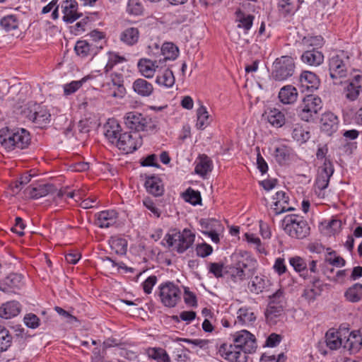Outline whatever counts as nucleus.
Here are the masks:
<instances>
[{
  "instance_id": "f257e3e1",
  "label": "nucleus",
  "mask_w": 362,
  "mask_h": 362,
  "mask_svg": "<svg viewBox=\"0 0 362 362\" xmlns=\"http://www.w3.org/2000/svg\"><path fill=\"white\" fill-rule=\"evenodd\" d=\"M30 135L28 131L23 128H4L0 131V143L7 151L25 149L30 144Z\"/></svg>"
},
{
  "instance_id": "f03ea898",
  "label": "nucleus",
  "mask_w": 362,
  "mask_h": 362,
  "mask_svg": "<svg viewBox=\"0 0 362 362\" xmlns=\"http://www.w3.org/2000/svg\"><path fill=\"white\" fill-rule=\"evenodd\" d=\"M194 240V233L187 228H185L182 231L176 228L172 229L164 238L168 247H172L178 253H183L191 247Z\"/></svg>"
},
{
  "instance_id": "7ed1b4c3",
  "label": "nucleus",
  "mask_w": 362,
  "mask_h": 362,
  "mask_svg": "<svg viewBox=\"0 0 362 362\" xmlns=\"http://www.w3.org/2000/svg\"><path fill=\"white\" fill-rule=\"evenodd\" d=\"M282 227L289 236L297 239L305 238L310 230L307 221L296 214L286 216L282 221Z\"/></svg>"
},
{
  "instance_id": "20e7f679",
  "label": "nucleus",
  "mask_w": 362,
  "mask_h": 362,
  "mask_svg": "<svg viewBox=\"0 0 362 362\" xmlns=\"http://www.w3.org/2000/svg\"><path fill=\"white\" fill-rule=\"evenodd\" d=\"M327 153V148L326 146L318 148L316 153L317 159L325 158L323 165L318 168L315 181L316 187L320 190H323L328 187L329 179L334 171L332 163L325 158Z\"/></svg>"
},
{
  "instance_id": "39448f33",
  "label": "nucleus",
  "mask_w": 362,
  "mask_h": 362,
  "mask_svg": "<svg viewBox=\"0 0 362 362\" xmlns=\"http://www.w3.org/2000/svg\"><path fill=\"white\" fill-rule=\"evenodd\" d=\"M233 259L235 262L225 267L226 273L228 274L231 280L238 282L249 278L252 275L250 269L248 268L250 260L238 255H234Z\"/></svg>"
},
{
  "instance_id": "423d86ee",
  "label": "nucleus",
  "mask_w": 362,
  "mask_h": 362,
  "mask_svg": "<svg viewBox=\"0 0 362 362\" xmlns=\"http://www.w3.org/2000/svg\"><path fill=\"white\" fill-rule=\"evenodd\" d=\"M349 57L344 51H339L329 59V76L332 79L344 78L347 76Z\"/></svg>"
},
{
  "instance_id": "0eeeda50",
  "label": "nucleus",
  "mask_w": 362,
  "mask_h": 362,
  "mask_svg": "<svg viewBox=\"0 0 362 362\" xmlns=\"http://www.w3.org/2000/svg\"><path fill=\"white\" fill-rule=\"evenodd\" d=\"M160 302L165 307L174 308L181 300L182 291L171 281L162 283L158 286Z\"/></svg>"
},
{
  "instance_id": "6e6552de",
  "label": "nucleus",
  "mask_w": 362,
  "mask_h": 362,
  "mask_svg": "<svg viewBox=\"0 0 362 362\" xmlns=\"http://www.w3.org/2000/svg\"><path fill=\"white\" fill-rule=\"evenodd\" d=\"M269 298L270 301L265 310V317L269 324H276L277 318L284 313V292L281 289H279Z\"/></svg>"
},
{
  "instance_id": "1a4fd4ad",
  "label": "nucleus",
  "mask_w": 362,
  "mask_h": 362,
  "mask_svg": "<svg viewBox=\"0 0 362 362\" xmlns=\"http://www.w3.org/2000/svg\"><path fill=\"white\" fill-rule=\"evenodd\" d=\"M295 64L292 57L283 56L274 62L272 77L276 81H284L294 72Z\"/></svg>"
},
{
  "instance_id": "9d476101",
  "label": "nucleus",
  "mask_w": 362,
  "mask_h": 362,
  "mask_svg": "<svg viewBox=\"0 0 362 362\" xmlns=\"http://www.w3.org/2000/svg\"><path fill=\"white\" fill-rule=\"evenodd\" d=\"M299 108V116L301 119L308 122L321 110V98L314 95H306Z\"/></svg>"
},
{
  "instance_id": "9b49d317",
  "label": "nucleus",
  "mask_w": 362,
  "mask_h": 362,
  "mask_svg": "<svg viewBox=\"0 0 362 362\" xmlns=\"http://www.w3.org/2000/svg\"><path fill=\"white\" fill-rule=\"evenodd\" d=\"M142 144V138L136 132H124L119 136L115 146L126 153H132Z\"/></svg>"
},
{
  "instance_id": "f8f14e48",
  "label": "nucleus",
  "mask_w": 362,
  "mask_h": 362,
  "mask_svg": "<svg viewBox=\"0 0 362 362\" xmlns=\"http://www.w3.org/2000/svg\"><path fill=\"white\" fill-rule=\"evenodd\" d=\"M124 120L127 127L136 132L146 131L151 123V119L136 111L127 112Z\"/></svg>"
},
{
  "instance_id": "ddd939ff",
  "label": "nucleus",
  "mask_w": 362,
  "mask_h": 362,
  "mask_svg": "<svg viewBox=\"0 0 362 362\" xmlns=\"http://www.w3.org/2000/svg\"><path fill=\"white\" fill-rule=\"evenodd\" d=\"M235 349H242L245 352L252 353L257 348L255 337L247 330L237 332L233 335Z\"/></svg>"
},
{
  "instance_id": "4468645a",
  "label": "nucleus",
  "mask_w": 362,
  "mask_h": 362,
  "mask_svg": "<svg viewBox=\"0 0 362 362\" xmlns=\"http://www.w3.org/2000/svg\"><path fill=\"white\" fill-rule=\"evenodd\" d=\"M346 334H348V329H345L328 330L325 334L326 346L332 351L343 347V340L346 339Z\"/></svg>"
},
{
  "instance_id": "2eb2a0df",
  "label": "nucleus",
  "mask_w": 362,
  "mask_h": 362,
  "mask_svg": "<svg viewBox=\"0 0 362 362\" xmlns=\"http://www.w3.org/2000/svg\"><path fill=\"white\" fill-rule=\"evenodd\" d=\"M56 191L57 189L52 184H38L28 187L24 190V194L28 198L37 199Z\"/></svg>"
},
{
  "instance_id": "dca6fc26",
  "label": "nucleus",
  "mask_w": 362,
  "mask_h": 362,
  "mask_svg": "<svg viewBox=\"0 0 362 362\" xmlns=\"http://www.w3.org/2000/svg\"><path fill=\"white\" fill-rule=\"evenodd\" d=\"M28 117L40 127H42L49 122L51 115L45 106L35 105Z\"/></svg>"
},
{
  "instance_id": "f3484780",
  "label": "nucleus",
  "mask_w": 362,
  "mask_h": 362,
  "mask_svg": "<svg viewBox=\"0 0 362 362\" xmlns=\"http://www.w3.org/2000/svg\"><path fill=\"white\" fill-rule=\"evenodd\" d=\"M23 279V276L21 274H10L4 279L2 283H0V290L6 293H15L16 290L23 287L24 284Z\"/></svg>"
},
{
  "instance_id": "a211bd4d",
  "label": "nucleus",
  "mask_w": 362,
  "mask_h": 362,
  "mask_svg": "<svg viewBox=\"0 0 362 362\" xmlns=\"http://www.w3.org/2000/svg\"><path fill=\"white\" fill-rule=\"evenodd\" d=\"M362 346V337L359 334L358 331H353L348 334L346 337L343 340V348L349 351V354H356L360 351Z\"/></svg>"
},
{
  "instance_id": "6ab92c4d",
  "label": "nucleus",
  "mask_w": 362,
  "mask_h": 362,
  "mask_svg": "<svg viewBox=\"0 0 362 362\" xmlns=\"http://www.w3.org/2000/svg\"><path fill=\"white\" fill-rule=\"evenodd\" d=\"M62 8L64 13L63 20L67 23H72L82 16L77 12L78 3L76 0L64 1Z\"/></svg>"
},
{
  "instance_id": "aec40b11",
  "label": "nucleus",
  "mask_w": 362,
  "mask_h": 362,
  "mask_svg": "<svg viewBox=\"0 0 362 362\" xmlns=\"http://www.w3.org/2000/svg\"><path fill=\"white\" fill-rule=\"evenodd\" d=\"M221 351L225 353V358L230 362H247L248 352H245L242 349H235V346L230 345L227 349V345L221 346Z\"/></svg>"
},
{
  "instance_id": "412c9836",
  "label": "nucleus",
  "mask_w": 362,
  "mask_h": 362,
  "mask_svg": "<svg viewBox=\"0 0 362 362\" xmlns=\"http://www.w3.org/2000/svg\"><path fill=\"white\" fill-rule=\"evenodd\" d=\"M323 284L318 278H313L310 284L305 286L302 297L308 303L313 302L317 296H320L322 291Z\"/></svg>"
},
{
  "instance_id": "4be33fe9",
  "label": "nucleus",
  "mask_w": 362,
  "mask_h": 362,
  "mask_svg": "<svg viewBox=\"0 0 362 362\" xmlns=\"http://www.w3.org/2000/svg\"><path fill=\"white\" fill-rule=\"evenodd\" d=\"M338 117L331 112H327L322 114L320 119V128L328 135H331L336 132L338 128Z\"/></svg>"
},
{
  "instance_id": "5701e85b",
  "label": "nucleus",
  "mask_w": 362,
  "mask_h": 362,
  "mask_svg": "<svg viewBox=\"0 0 362 362\" xmlns=\"http://www.w3.org/2000/svg\"><path fill=\"white\" fill-rule=\"evenodd\" d=\"M273 199L274 204L272 209L275 215L293 210V207L288 206L289 199L284 191L277 192Z\"/></svg>"
},
{
  "instance_id": "b1692460",
  "label": "nucleus",
  "mask_w": 362,
  "mask_h": 362,
  "mask_svg": "<svg viewBox=\"0 0 362 362\" xmlns=\"http://www.w3.org/2000/svg\"><path fill=\"white\" fill-rule=\"evenodd\" d=\"M104 129L105 137L110 143L116 144L119 136L122 134L119 123L115 119H109L104 126Z\"/></svg>"
},
{
  "instance_id": "393cba45",
  "label": "nucleus",
  "mask_w": 362,
  "mask_h": 362,
  "mask_svg": "<svg viewBox=\"0 0 362 362\" xmlns=\"http://www.w3.org/2000/svg\"><path fill=\"white\" fill-rule=\"evenodd\" d=\"M21 310L19 302L8 301L0 307V317L8 320L17 316Z\"/></svg>"
},
{
  "instance_id": "a878e982",
  "label": "nucleus",
  "mask_w": 362,
  "mask_h": 362,
  "mask_svg": "<svg viewBox=\"0 0 362 362\" xmlns=\"http://www.w3.org/2000/svg\"><path fill=\"white\" fill-rule=\"evenodd\" d=\"M299 81L303 88L310 91L317 90L320 86V80L316 74L308 71H305L300 74Z\"/></svg>"
},
{
  "instance_id": "bb28decb",
  "label": "nucleus",
  "mask_w": 362,
  "mask_h": 362,
  "mask_svg": "<svg viewBox=\"0 0 362 362\" xmlns=\"http://www.w3.org/2000/svg\"><path fill=\"white\" fill-rule=\"evenodd\" d=\"M95 224L100 228H108L117 220V213L114 210L103 211L97 215Z\"/></svg>"
},
{
  "instance_id": "cd10ccee",
  "label": "nucleus",
  "mask_w": 362,
  "mask_h": 362,
  "mask_svg": "<svg viewBox=\"0 0 362 362\" xmlns=\"http://www.w3.org/2000/svg\"><path fill=\"white\" fill-rule=\"evenodd\" d=\"M301 60L310 66H317L323 62L324 55L317 49L313 48L303 52Z\"/></svg>"
},
{
  "instance_id": "c85d7f7f",
  "label": "nucleus",
  "mask_w": 362,
  "mask_h": 362,
  "mask_svg": "<svg viewBox=\"0 0 362 362\" xmlns=\"http://www.w3.org/2000/svg\"><path fill=\"white\" fill-rule=\"evenodd\" d=\"M134 91L141 97H149L153 93V85L144 78L135 80L132 84Z\"/></svg>"
},
{
  "instance_id": "c756f323",
  "label": "nucleus",
  "mask_w": 362,
  "mask_h": 362,
  "mask_svg": "<svg viewBox=\"0 0 362 362\" xmlns=\"http://www.w3.org/2000/svg\"><path fill=\"white\" fill-rule=\"evenodd\" d=\"M297 98V89L291 85L285 86L279 90V98L284 104H293L296 101Z\"/></svg>"
},
{
  "instance_id": "7c9ffc66",
  "label": "nucleus",
  "mask_w": 362,
  "mask_h": 362,
  "mask_svg": "<svg viewBox=\"0 0 362 362\" xmlns=\"http://www.w3.org/2000/svg\"><path fill=\"white\" fill-rule=\"evenodd\" d=\"M140 73L146 78H152L155 74L158 65L156 62L148 59H141L138 62Z\"/></svg>"
},
{
  "instance_id": "2f4dec72",
  "label": "nucleus",
  "mask_w": 362,
  "mask_h": 362,
  "mask_svg": "<svg viewBox=\"0 0 362 362\" xmlns=\"http://www.w3.org/2000/svg\"><path fill=\"white\" fill-rule=\"evenodd\" d=\"M146 190L155 197L161 196L163 194L164 189L161 180L157 177H151L147 178L145 182Z\"/></svg>"
},
{
  "instance_id": "473e14b6",
  "label": "nucleus",
  "mask_w": 362,
  "mask_h": 362,
  "mask_svg": "<svg viewBox=\"0 0 362 362\" xmlns=\"http://www.w3.org/2000/svg\"><path fill=\"white\" fill-rule=\"evenodd\" d=\"M139 38V31L136 28H128L120 34L119 39L124 44L132 46L137 43Z\"/></svg>"
},
{
  "instance_id": "72a5a7b5",
  "label": "nucleus",
  "mask_w": 362,
  "mask_h": 362,
  "mask_svg": "<svg viewBox=\"0 0 362 362\" xmlns=\"http://www.w3.org/2000/svg\"><path fill=\"white\" fill-rule=\"evenodd\" d=\"M212 170V163L211 159L205 156L202 155L199 157V160L197 162L195 167V173L202 177L205 176L208 173Z\"/></svg>"
},
{
  "instance_id": "f704fd0d",
  "label": "nucleus",
  "mask_w": 362,
  "mask_h": 362,
  "mask_svg": "<svg viewBox=\"0 0 362 362\" xmlns=\"http://www.w3.org/2000/svg\"><path fill=\"white\" fill-rule=\"evenodd\" d=\"M111 249L117 255H125L127 250V241L126 239L115 236L109 241Z\"/></svg>"
},
{
  "instance_id": "c9c22d12",
  "label": "nucleus",
  "mask_w": 362,
  "mask_h": 362,
  "mask_svg": "<svg viewBox=\"0 0 362 362\" xmlns=\"http://www.w3.org/2000/svg\"><path fill=\"white\" fill-rule=\"evenodd\" d=\"M347 300L351 303H356L362 299V284H355L349 287L344 293Z\"/></svg>"
},
{
  "instance_id": "e433bc0d",
  "label": "nucleus",
  "mask_w": 362,
  "mask_h": 362,
  "mask_svg": "<svg viewBox=\"0 0 362 362\" xmlns=\"http://www.w3.org/2000/svg\"><path fill=\"white\" fill-rule=\"evenodd\" d=\"M238 317L236 322L242 325H248L252 324L256 319L253 312L250 309L241 308L238 310Z\"/></svg>"
},
{
  "instance_id": "4c0bfd02",
  "label": "nucleus",
  "mask_w": 362,
  "mask_h": 362,
  "mask_svg": "<svg viewBox=\"0 0 362 362\" xmlns=\"http://www.w3.org/2000/svg\"><path fill=\"white\" fill-rule=\"evenodd\" d=\"M156 82L160 86L167 88L172 87L175 83V76L173 71L169 69H164L157 76Z\"/></svg>"
},
{
  "instance_id": "58836bf2",
  "label": "nucleus",
  "mask_w": 362,
  "mask_h": 362,
  "mask_svg": "<svg viewBox=\"0 0 362 362\" xmlns=\"http://www.w3.org/2000/svg\"><path fill=\"white\" fill-rule=\"evenodd\" d=\"M268 122L274 127H281L285 124V116L280 110L274 108L267 114Z\"/></svg>"
},
{
  "instance_id": "ea45409f",
  "label": "nucleus",
  "mask_w": 362,
  "mask_h": 362,
  "mask_svg": "<svg viewBox=\"0 0 362 362\" xmlns=\"http://www.w3.org/2000/svg\"><path fill=\"white\" fill-rule=\"evenodd\" d=\"M291 134L294 140L301 144L306 142L310 139V132L299 124H296L292 127Z\"/></svg>"
},
{
  "instance_id": "a19ab883",
  "label": "nucleus",
  "mask_w": 362,
  "mask_h": 362,
  "mask_svg": "<svg viewBox=\"0 0 362 362\" xmlns=\"http://www.w3.org/2000/svg\"><path fill=\"white\" fill-rule=\"evenodd\" d=\"M197 117L196 126L199 129H205L210 123L209 115L206 108L202 105L197 110Z\"/></svg>"
},
{
  "instance_id": "79ce46f5",
  "label": "nucleus",
  "mask_w": 362,
  "mask_h": 362,
  "mask_svg": "<svg viewBox=\"0 0 362 362\" xmlns=\"http://www.w3.org/2000/svg\"><path fill=\"white\" fill-rule=\"evenodd\" d=\"M161 52L164 56L165 60H174L175 59L179 54V49L172 42H165L163 45Z\"/></svg>"
},
{
  "instance_id": "37998d69",
  "label": "nucleus",
  "mask_w": 362,
  "mask_h": 362,
  "mask_svg": "<svg viewBox=\"0 0 362 362\" xmlns=\"http://www.w3.org/2000/svg\"><path fill=\"white\" fill-rule=\"evenodd\" d=\"M76 53L81 57H87L93 52V45L86 40H78L74 47Z\"/></svg>"
},
{
  "instance_id": "c03bdc74",
  "label": "nucleus",
  "mask_w": 362,
  "mask_h": 362,
  "mask_svg": "<svg viewBox=\"0 0 362 362\" xmlns=\"http://www.w3.org/2000/svg\"><path fill=\"white\" fill-rule=\"evenodd\" d=\"M182 197L185 202H189L194 206L201 204L202 203V197L200 192L199 191L194 190L190 187H189L182 194Z\"/></svg>"
},
{
  "instance_id": "a18cd8bd",
  "label": "nucleus",
  "mask_w": 362,
  "mask_h": 362,
  "mask_svg": "<svg viewBox=\"0 0 362 362\" xmlns=\"http://www.w3.org/2000/svg\"><path fill=\"white\" fill-rule=\"evenodd\" d=\"M0 24L6 31L16 30L18 27V19L14 15L4 16L1 19Z\"/></svg>"
},
{
  "instance_id": "49530a36",
  "label": "nucleus",
  "mask_w": 362,
  "mask_h": 362,
  "mask_svg": "<svg viewBox=\"0 0 362 362\" xmlns=\"http://www.w3.org/2000/svg\"><path fill=\"white\" fill-rule=\"evenodd\" d=\"M12 342V337L9 332L0 325V351H4L8 349Z\"/></svg>"
},
{
  "instance_id": "de8ad7c7",
  "label": "nucleus",
  "mask_w": 362,
  "mask_h": 362,
  "mask_svg": "<svg viewBox=\"0 0 362 362\" xmlns=\"http://www.w3.org/2000/svg\"><path fill=\"white\" fill-rule=\"evenodd\" d=\"M290 148L285 145H281L275 148L274 156L279 164L286 162L290 155Z\"/></svg>"
},
{
  "instance_id": "09e8293b",
  "label": "nucleus",
  "mask_w": 362,
  "mask_h": 362,
  "mask_svg": "<svg viewBox=\"0 0 362 362\" xmlns=\"http://www.w3.org/2000/svg\"><path fill=\"white\" fill-rule=\"evenodd\" d=\"M293 1L294 0H279V11L283 16H286L294 13L296 7Z\"/></svg>"
},
{
  "instance_id": "8fccbe9b",
  "label": "nucleus",
  "mask_w": 362,
  "mask_h": 362,
  "mask_svg": "<svg viewBox=\"0 0 362 362\" xmlns=\"http://www.w3.org/2000/svg\"><path fill=\"white\" fill-rule=\"evenodd\" d=\"M266 286V280L263 276H256L252 280L251 284L249 288L250 291L255 293H259L262 292Z\"/></svg>"
},
{
  "instance_id": "3c124183",
  "label": "nucleus",
  "mask_w": 362,
  "mask_h": 362,
  "mask_svg": "<svg viewBox=\"0 0 362 362\" xmlns=\"http://www.w3.org/2000/svg\"><path fill=\"white\" fill-rule=\"evenodd\" d=\"M360 93H361V91L358 88H356L354 86H351V83L349 81L346 83V86L344 88L345 98L349 101L356 100L358 98Z\"/></svg>"
},
{
  "instance_id": "603ef678",
  "label": "nucleus",
  "mask_w": 362,
  "mask_h": 362,
  "mask_svg": "<svg viewBox=\"0 0 362 362\" xmlns=\"http://www.w3.org/2000/svg\"><path fill=\"white\" fill-rule=\"evenodd\" d=\"M289 262L297 272H304L307 271L308 265L305 261L298 256L290 258Z\"/></svg>"
},
{
  "instance_id": "864d4df0",
  "label": "nucleus",
  "mask_w": 362,
  "mask_h": 362,
  "mask_svg": "<svg viewBox=\"0 0 362 362\" xmlns=\"http://www.w3.org/2000/svg\"><path fill=\"white\" fill-rule=\"evenodd\" d=\"M200 224L204 231L215 230L217 229H223L220 222L216 219H201Z\"/></svg>"
},
{
  "instance_id": "5fc2aeb1",
  "label": "nucleus",
  "mask_w": 362,
  "mask_h": 362,
  "mask_svg": "<svg viewBox=\"0 0 362 362\" xmlns=\"http://www.w3.org/2000/svg\"><path fill=\"white\" fill-rule=\"evenodd\" d=\"M151 356L158 362H169L170 357L166 351L160 348H153L151 349Z\"/></svg>"
},
{
  "instance_id": "6e6d98bb",
  "label": "nucleus",
  "mask_w": 362,
  "mask_h": 362,
  "mask_svg": "<svg viewBox=\"0 0 362 362\" xmlns=\"http://www.w3.org/2000/svg\"><path fill=\"white\" fill-rule=\"evenodd\" d=\"M127 11L135 16L141 15L143 13V6L138 0H129Z\"/></svg>"
},
{
  "instance_id": "4d7b16f0",
  "label": "nucleus",
  "mask_w": 362,
  "mask_h": 362,
  "mask_svg": "<svg viewBox=\"0 0 362 362\" xmlns=\"http://www.w3.org/2000/svg\"><path fill=\"white\" fill-rule=\"evenodd\" d=\"M195 251L197 255L201 257H206L213 252L212 247L207 243H201L196 245Z\"/></svg>"
},
{
  "instance_id": "13d9d810",
  "label": "nucleus",
  "mask_w": 362,
  "mask_h": 362,
  "mask_svg": "<svg viewBox=\"0 0 362 362\" xmlns=\"http://www.w3.org/2000/svg\"><path fill=\"white\" fill-rule=\"evenodd\" d=\"M246 240L250 243L253 244L257 251L260 253H264V248L262 246L260 239L256 236L253 233H245V235Z\"/></svg>"
},
{
  "instance_id": "bf43d9fd",
  "label": "nucleus",
  "mask_w": 362,
  "mask_h": 362,
  "mask_svg": "<svg viewBox=\"0 0 362 362\" xmlns=\"http://www.w3.org/2000/svg\"><path fill=\"white\" fill-rule=\"evenodd\" d=\"M23 321L28 327L32 329L37 328L40 325V319L36 315L32 313L25 315Z\"/></svg>"
},
{
  "instance_id": "052dcab7",
  "label": "nucleus",
  "mask_w": 362,
  "mask_h": 362,
  "mask_svg": "<svg viewBox=\"0 0 362 362\" xmlns=\"http://www.w3.org/2000/svg\"><path fill=\"white\" fill-rule=\"evenodd\" d=\"M83 84V81H73L64 86V92L66 95H71L78 90Z\"/></svg>"
},
{
  "instance_id": "680f3d73",
  "label": "nucleus",
  "mask_w": 362,
  "mask_h": 362,
  "mask_svg": "<svg viewBox=\"0 0 362 362\" xmlns=\"http://www.w3.org/2000/svg\"><path fill=\"white\" fill-rule=\"evenodd\" d=\"M253 19L254 16L252 15L243 16L240 18L238 27L243 28L247 32L251 28Z\"/></svg>"
},
{
  "instance_id": "e2e57ef3",
  "label": "nucleus",
  "mask_w": 362,
  "mask_h": 362,
  "mask_svg": "<svg viewBox=\"0 0 362 362\" xmlns=\"http://www.w3.org/2000/svg\"><path fill=\"white\" fill-rule=\"evenodd\" d=\"M326 262L336 267H342L345 264V260L339 257L336 256L335 252L329 253L328 256L325 259Z\"/></svg>"
},
{
  "instance_id": "0e129e2a",
  "label": "nucleus",
  "mask_w": 362,
  "mask_h": 362,
  "mask_svg": "<svg viewBox=\"0 0 362 362\" xmlns=\"http://www.w3.org/2000/svg\"><path fill=\"white\" fill-rule=\"evenodd\" d=\"M157 282V277L154 275L148 276L143 283V289L147 294L152 292L153 287Z\"/></svg>"
},
{
  "instance_id": "69168bd1",
  "label": "nucleus",
  "mask_w": 362,
  "mask_h": 362,
  "mask_svg": "<svg viewBox=\"0 0 362 362\" xmlns=\"http://www.w3.org/2000/svg\"><path fill=\"white\" fill-rule=\"evenodd\" d=\"M209 272L213 274L216 278L223 276V264L221 263H210L209 265Z\"/></svg>"
},
{
  "instance_id": "338daca9",
  "label": "nucleus",
  "mask_w": 362,
  "mask_h": 362,
  "mask_svg": "<svg viewBox=\"0 0 362 362\" xmlns=\"http://www.w3.org/2000/svg\"><path fill=\"white\" fill-rule=\"evenodd\" d=\"M143 204L148 210H150L154 214L155 216H156V217L160 216V211L156 206L155 203L151 198L146 197V198L144 199Z\"/></svg>"
},
{
  "instance_id": "774afa93",
  "label": "nucleus",
  "mask_w": 362,
  "mask_h": 362,
  "mask_svg": "<svg viewBox=\"0 0 362 362\" xmlns=\"http://www.w3.org/2000/svg\"><path fill=\"white\" fill-rule=\"evenodd\" d=\"M112 86L114 90L110 91V95L113 98H122L124 90L123 86L112 80Z\"/></svg>"
}]
</instances>
